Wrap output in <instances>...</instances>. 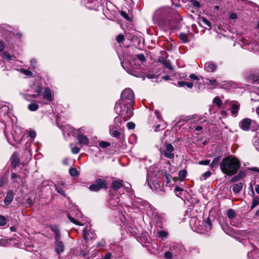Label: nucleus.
<instances>
[{"label": "nucleus", "instance_id": "1", "mask_svg": "<svg viewBox=\"0 0 259 259\" xmlns=\"http://www.w3.org/2000/svg\"><path fill=\"white\" fill-rule=\"evenodd\" d=\"M134 105L123 104L117 102L114 106V110L118 115L122 117L124 121L130 119L134 115Z\"/></svg>", "mask_w": 259, "mask_h": 259}, {"label": "nucleus", "instance_id": "2", "mask_svg": "<svg viewBox=\"0 0 259 259\" xmlns=\"http://www.w3.org/2000/svg\"><path fill=\"white\" fill-rule=\"evenodd\" d=\"M240 167V163H220L222 171L228 176H232L236 174Z\"/></svg>", "mask_w": 259, "mask_h": 259}, {"label": "nucleus", "instance_id": "3", "mask_svg": "<svg viewBox=\"0 0 259 259\" xmlns=\"http://www.w3.org/2000/svg\"><path fill=\"white\" fill-rule=\"evenodd\" d=\"M119 102L123 104L129 105H134L135 104V94L133 90L130 88L124 89L121 94Z\"/></svg>", "mask_w": 259, "mask_h": 259}, {"label": "nucleus", "instance_id": "4", "mask_svg": "<svg viewBox=\"0 0 259 259\" xmlns=\"http://www.w3.org/2000/svg\"><path fill=\"white\" fill-rule=\"evenodd\" d=\"M244 77L248 83H259V71H250L245 74Z\"/></svg>", "mask_w": 259, "mask_h": 259}, {"label": "nucleus", "instance_id": "5", "mask_svg": "<svg viewBox=\"0 0 259 259\" xmlns=\"http://www.w3.org/2000/svg\"><path fill=\"white\" fill-rule=\"evenodd\" d=\"M169 250L172 252L174 257L177 258L182 257L184 252V247L180 244L172 243L169 247Z\"/></svg>", "mask_w": 259, "mask_h": 259}, {"label": "nucleus", "instance_id": "6", "mask_svg": "<svg viewBox=\"0 0 259 259\" xmlns=\"http://www.w3.org/2000/svg\"><path fill=\"white\" fill-rule=\"evenodd\" d=\"M107 188V182L106 180L98 178L95 184H92L89 186V189L92 191H98L101 189Z\"/></svg>", "mask_w": 259, "mask_h": 259}, {"label": "nucleus", "instance_id": "7", "mask_svg": "<svg viewBox=\"0 0 259 259\" xmlns=\"http://www.w3.org/2000/svg\"><path fill=\"white\" fill-rule=\"evenodd\" d=\"M164 148L161 151V153L163 155L168 158H174L175 154L174 151L175 150L174 146L171 144L164 143Z\"/></svg>", "mask_w": 259, "mask_h": 259}, {"label": "nucleus", "instance_id": "8", "mask_svg": "<svg viewBox=\"0 0 259 259\" xmlns=\"http://www.w3.org/2000/svg\"><path fill=\"white\" fill-rule=\"evenodd\" d=\"M31 90H33V92L34 94H26V97H31V98H37L39 95H40L42 93V88L40 84H34L31 87Z\"/></svg>", "mask_w": 259, "mask_h": 259}, {"label": "nucleus", "instance_id": "9", "mask_svg": "<svg viewBox=\"0 0 259 259\" xmlns=\"http://www.w3.org/2000/svg\"><path fill=\"white\" fill-rule=\"evenodd\" d=\"M251 123V120L250 118H245L240 121L239 126L242 130L247 131L249 130Z\"/></svg>", "mask_w": 259, "mask_h": 259}, {"label": "nucleus", "instance_id": "10", "mask_svg": "<svg viewBox=\"0 0 259 259\" xmlns=\"http://www.w3.org/2000/svg\"><path fill=\"white\" fill-rule=\"evenodd\" d=\"M120 128V125H110L109 127L110 134L114 138H120L121 133L118 131Z\"/></svg>", "mask_w": 259, "mask_h": 259}, {"label": "nucleus", "instance_id": "11", "mask_svg": "<svg viewBox=\"0 0 259 259\" xmlns=\"http://www.w3.org/2000/svg\"><path fill=\"white\" fill-rule=\"evenodd\" d=\"M55 250L58 255H60L61 253L64 250V245L62 241L55 242Z\"/></svg>", "mask_w": 259, "mask_h": 259}, {"label": "nucleus", "instance_id": "12", "mask_svg": "<svg viewBox=\"0 0 259 259\" xmlns=\"http://www.w3.org/2000/svg\"><path fill=\"white\" fill-rule=\"evenodd\" d=\"M14 198V192L12 190H9L7 192V195L6 197L4 199V203L5 204L8 206L13 201Z\"/></svg>", "mask_w": 259, "mask_h": 259}, {"label": "nucleus", "instance_id": "13", "mask_svg": "<svg viewBox=\"0 0 259 259\" xmlns=\"http://www.w3.org/2000/svg\"><path fill=\"white\" fill-rule=\"evenodd\" d=\"M42 96L45 99L50 102L52 101L53 100V97L52 95L51 89L49 87H46L45 89V90L42 93Z\"/></svg>", "mask_w": 259, "mask_h": 259}, {"label": "nucleus", "instance_id": "14", "mask_svg": "<svg viewBox=\"0 0 259 259\" xmlns=\"http://www.w3.org/2000/svg\"><path fill=\"white\" fill-rule=\"evenodd\" d=\"M204 67L207 71L211 72H214L217 69L216 65L211 61L205 63Z\"/></svg>", "mask_w": 259, "mask_h": 259}, {"label": "nucleus", "instance_id": "15", "mask_svg": "<svg viewBox=\"0 0 259 259\" xmlns=\"http://www.w3.org/2000/svg\"><path fill=\"white\" fill-rule=\"evenodd\" d=\"M158 62L163 64L168 69L170 70H174L172 66L171 65L170 61L169 60H166L163 57H160L158 59Z\"/></svg>", "mask_w": 259, "mask_h": 259}, {"label": "nucleus", "instance_id": "16", "mask_svg": "<svg viewBox=\"0 0 259 259\" xmlns=\"http://www.w3.org/2000/svg\"><path fill=\"white\" fill-rule=\"evenodd\" d=\"M77 140L80 145H88L90 142L89 138L83 135H79L77 137Z\"/></svg>", "mask_w": 259, "mask_h": 259}, {"label": "nucleus", "instance_id": "17", "mask_svg": "<svg viewBox=\"0 0 259 259\" xmlns=\"http://www.w3.org/2000/svg\"><path fill=\"white\" fill-rule=\"evenodd\" d=\"M123 186V184L121 180H114L112 183V188L114 190H118Z\"/></svg>", "mask_w": 259, "mask_h": 259}, {"label": "nucleus", "instance_id": "18", "mask_svg": "<svg viewBox=\"0 0 259 259\" xmlns=\"http://www.w3.org/2000/svg\"><path fill=\"white\" fill-rule=\"evenodd\" d=\"M240 108V104L237 102L233 104L230 108L231 113L233 115H236L238 114L239 109Z\"/></svg>", "mask_w": 259, "mask_h": 259}, {"label": "nucleus", "instance_id": "19", "mask_svg": "<svg viewBox=\"0 0 259 259\" xmlns=\"http://www.w3.org/2000/svg\"><path fill=\"white\" fill-rule=\"evenodd\" d=\"M243 188V183H239L232 186V190L235 193H239Z\"/></svg>", "mask_w": 259, "mask_h": 259}, {"label": "nucleus", "instance_id": "20", "mask_svg": "<svg viewBox=\"0 0 259 259\" xmlns=\"http://www.w3.org/2000/svg\"><path fill=\"white\" fill-rule=\"evenodd\" d=\"M221 162H240L239 160L235 157L233 155H229L228 156H227L225 158H224Z\"/></svg>", "mask_w": 259, "mask_h": 259}, {"label": "nucleus", "instance_id": "21", "mask_svg": "<svg viewBox=\"0 0 259 259\" xmlns=\"http://www.w3.org/2000/svg\"><path fill=\"white\" fill-rule=\"evenodd\" d=\"M179 37L182 42L184 44L188 43L189 41L188 36L186 33L183 32L180 33Z\"/></svg>", "mask_w": 259, "mask_h": 259}, {"label": "nucleus", "instance_id": "22", "mask_svg": "<svg viewBox=\"0 0 259 259\" xmlns=\"http://www.w3.org/2000/svg\"><path fill=\"white\" fill-rule=\"evenodd\" d=\"M69 174L71 176L75 177L79 175V172L75 167H71L69 169Z\"/></svg>", "mask_w": 259, "mask_h": 259}, {"label": "nucleus", "instance_id": "23", "mask_svg": "<svg viewBox=\"0 0 259 259\" xmlns=\"http://www.w3.org/2000/svg\"><path fill=\"white\" fill-rule=\"evenodd\" d=\"M10 162H20L19 154L15 152L13 153L10 158Z\"/></svg>", "mask_w": 259, "mask_h": 259}, {"label": "nucleus", "instance_id": "24", "mask_svg": "<svg viewBox=\"0 0 259 259\" xmlns=\"http://www.w3.org/2000/svg\"><path fill=\"white\" fill-rule=\"evenodd\" d=\"M39 108V106L36 103H31L28 105V108L31 111H35Z\"/></svg>", "mask_w": 259, "mask_h": 259}, {"label": "nucleus", "instance_id": "25", "mask_svg": "<svg viewBox=\"0 0 259 259\" xmlns=\"http://www.w3.org/2000/svg\"><path fill=\"white\" fill-rule=\"evenodd\" d=\"M227 214L229 219H232L235 217L236 212L233 209H229L227 211Z\"/></svg>", "mask_w": 259, "mask_h": 259}, {"label": "nucleus", "instance_id": "26", "mask_svg": "<svg viewBox=\"0 0 259 259\" xmlns=\"http://www.w3.org/2000/svg\"><path fill=\"white\" fill-rule=\"evenodd\" d=\"M99 146L101 148L104 149L110 146V143L108 142L101 141L99 142Z\"/></svg>", "mask_w": 259, "mask_h": 259}, {"label": "nucleus", "instance_id": "27", "mask_svg": "<svg viewBox=\"0 0 259 259\" xmlns=\"http://www.w3.org/2000/svg\"><path fill=\"white\" fill-rule=\"evenodd\" d=\"M119 13L121 17L124 18L126 20L128 21H132V19L128 15V14L125 12L123 11H120Z\"/></svg>", "mask_w": 259, "mask_h": 259}, {"label": "nucleus", "instance_id": "28", "mask_svg": "<svg viewBox=\"0 0 259 259\" xmlns=\"http://www.w3.org/2000/svg\"><path fill=\"white\" fill-rule=\"evenodd\" d=\"M187 175V171L185 169L181 170L179 172V176L181 181H183Z\"/></svg>", "mask_w": 259, "mask_h": 259}, {"label": "nucleus", "instance_id": "29", "mask_svg": "<svg viewBox=\"0 0 259 259\" xmlns=\"http://www.w3.org/2000/svg\"><path fill=\"white\" fill-rule=\"evenodd\" d=\"M67 217L68 219L72 223L79 225V226H82V224L76 220L75 219H74L72 217H71L70 214H67Z\"/></svg>", "mask_w": 259, "mask_h": 259}, {"label": "nucleus", "instance_id": "30", "mask_svg": "<svg viewBox=\"0 0 259 259\" xmlns=\"http://www.w3.org/2000/svg\"><path fill=\"white\" fill-rule=\"evenodd\" d=\"M213 102L216 104L218 107H221L222 105V101L221 98L218 96L215 97L213 100Z\"/></svg>", "mask_w": 259, "mask_h": 259}, {"label": "nucleus", "instance_id": "31", "mask_svg": "<svg viewBox=\"0 0 259 259\" xmlns=\"http://www.w3.org/2000/svg\"><path fill=\"white\" fill-rule=\"evenodd\" d=\"M122 119H123L122 118V117L121 116L120 117H119V115L115 117L114 119V125H119L118 123H120V124H121L122 122Z\"/></svg>", "mask_w": 259, "mask_h": 259}, {"label": "nucleus", "instance_id": "32", "mask_svg": "<svg viewBox=\"0 0 259 259\" xmlns=\"http://www.w3.org/2000/svg\"><path fill=\"white\" fill-rule=\"evenodd\" d=\"M2 57L3 58H4L8 61H10L12 59L10 54L9 53H8L7 51H4L3 52Z\"/></svg>", "mask_w": 259, "mask_h": 259}, {"label": "nucleus", "instance_id": "33", "mask_svg": "<svg viewBox=\"0 0 259 259\" xmlns=\"http://www.w3.org/2000/svg\"><path fill=\"white\" fill-rule=\"evenodd\" d=\"M164 257L165 259H173V257H174V255L169 250L164 253Z\"/></svg>", "mask_w": 259, "mask_h": 259}, {"label": "nucleus", "instance_id": "34", "mask_svg": "<svg viewBox=\"0 0 259 259\" xmlns=\"http://www.w3.org/2000/svg\"><path fill=\"white\" fill-rule=\"evenodd\" d=\"M211 175V172L210 171H207L205 172H204L203 174L202 175L200 179L201 180H205L207 178L210 177Z\"/></svg>", "mask_w": 259, "mask_h": 259}, {"label": "nucleus", "instance_id": "35", "mask_svg": "<svg viewBox=\"0 0 259 259\" xmlns=\"http://www.w3.org/2000/svg\"><path fill=\"white\" fill-rule=\"evenodd\" d=\"M137 58L139 59V60L141 62H144L146 61V59L144 54H139L136 55Z\"/></svg>", "mask_w": 259, "mask_h": 259}, {"label": "nucleus", "instance_id": "36", "mask_svg": "<svg viewBox=\"0 0 259 259\" xmlns=\"http://www.w3.org/2000/svg\"><path fill=\"white\" fill-rule=\"evenodd\" d=\"M89 231L85 228L82 232V237L84 240H88L89 235Z\"/></svg>", "mask_w": 259, "mask_h": 259}, {"label": "nucleus", "instance_id": "37", "mask_svg": "<svg viewBox=\"0 0 259 259\" xmlns=\"http://www.w3.org/2000/svg\"><path fill=\"white\" fill-rule=\"evenodd\" d=\"M205 226L207 229L210 230L211 227V223L210 221V219L209 218H207V219L204 222Z\"/></svg>", "mask_w": 259, "mask_h": 259}, {"label": "nucleus", "instance_id": "38", "mask_svg": "<svg viewBox=\"0 0 259 259\" xmlns=\"http://www.w3.org/2000/svg\"><path fill=\"white\" fill-rule=\"evenodd\" d=\"M124 40V36L121 34H118L116 37V40L118 43L122 42Z\"/></svg>", "mask_w": 259, "mask_h": 259}, {"label": "nucleus", "instance_id": "39", "mask_svg": "<svg viewBox=\"0 0 259 259\" xmlns=\"http://www.w3.org/2000/svg\"><path fill=\"white\" fill-rule=\"evenodd\" d=\"M7 223V220L5 217L0 215V226H5Z\"/></svg>", "mask_w": 259, "mask_h": 259}, {"label": "nucleus", "instance_id": "40", "mask_svg": "<svg viewBox=\"0 0 259 259\" xmlns=\"http://www.w3.org/2000/svg\"><path fill=\"white\" fill-rule=\"evenodd\" d=\"M189 77L193 80H199L200 78L202 79L203 77L201 76H197L195 74L192 73L189 75Z\"/></svg>", "mask_w": 259, "mask_h": 259}, {"label": "nucleus", "instance_id": "41", "mask_svg": "<svg viewBox=\"0 0 259 259\" xmlns=\"http://www.w3.org/2000/svg\"><path fill=\"white\" fill-rule=\"evenodd\" d=\"M56 190L58 192L59 194H61L63 196H65V192L63 190V189L60 187H58L56 185L55 186Z\"/></svg>", "mask_w": 259, "mask_h": 259}, {"label": "nucleus", "instance_id": "42", "mask_svg": "<svg viewBox=\"0 0 259 259\" xmlns=\"http://www.w3.org/2000/svg\"><path fill=\"white\" fill-rule=\"evenodd\" d=\"M171 176L168 174H165L163 179L166 181V184H169L170 182Z\"/></svg>", "mask_w": 259, "mask_h": 259}, {"label": "nucleus", "instance_id": "43", "mask_svg": "<svg viewBox=\"0 0 259 259\" xmlns=\"http://www.w3.org/2000/svg\"><path fill=\"white\" fill-rule=\"evenodd\" d=\"M21 72L22 73H23L25 75L28 76L32 77L33 75L32 72L31 71L27 70V69H23L21 70Z\"/></svg>", "mask_w": 259, "mask_h": 259}, {"label": "nucleus", "instance_id": "44", "mask_svg": "<svg viewBox=\"0 0 259 259\" xmlns=\"http://www.w3.org/2000/svg\"><path fill=\"white\" fill-rule=\"evenodd\" d=\"M158 234L161 238L166 237L168 235L167 232L164 231H160L158 232Z\"/></svg>", "mask_w": 259, "mask_h": 259}, {"label": "nucleus", "instance_id": "45", "mask_svg": "<svg viewBox=\"0 0 259 259\" xmlns=\"http://www.w3.org/2000/svg\"><path fill=\"white\" fill-rule=\"evenodd\" d=\"M28 134L32 139L35 138L36 135V132L33 130H30Z\"/></svg>", "mask_w": 259, "mask_h": 259}, {"label": "nucleus", "instance_id": "46", "mask_svg": "<svg viewBox=\"0 0 259 259\" xmlns=\"http://www.w3.org/2000/svg\"><path fill=\"white\" fill-rule=\"evenodd\" d=\"M127 127L128 130H134L135 128V124L132 121L127 123Z\"/></svg>", "mask_w": 259, "mask_h": 259}, {"label": "nucleus", "instance_id": "47", "mask_svg": "<svg viewBox=\"0 0 259 259\" xmlns=\"http://www.w3.org/2000/svg\"><path fill=\"white\" fill-rule=\"evenodd\" d=\"M202 22L205 24L206 25L210 27L211 26V23L209 21H208L206 18L203 17L202 18Z\"/></svg>", "mask_w": 259, "mask_h": 259}, {"label": "nucleus", "instance_id": "48", "mask_svg": "<svg viewBox=\"0 0 259 259\" xmlns=\"http://www.w3.org/2000/svg\"><path fill=\"white\" fill-rule=\"evenodd\" d=\"M50 228L51 230L54 232L55 234H58L59 232H60V231L58 228V227L56 226H50Z\"/></svg>", "mask_w": 259, "mask_h": 259}, {"label": "nucleus", "instance_id": "49", "mask_svg": "<svg viewBox=\"0 0 259 259\" xmlns=\"http://www.w3.org/2000/svg\"><path fill=\"white\" fill-rule=\"evenodd\" d=\"M192 5L196 8H200L201 5L199 2L196 0H192Z\"/></svg>", "mask_w": 259, "mask_h": 259}, {"label": "nucleus", "instance_id": "50", "mask_svg": "<svg viewBox=\"0 0 259 259\" xmlns=\"http://www.w3.org/2000/svg\"><path fill=\"white\" fill-rule=\"evenodd\" d=\"M79 151L80 148L76 146L72 147L71 149V151L73 154H77L79 153Z\"/></svg>", "mask_w": 259, "mask_h": 259}, {"label": "nucleus", "instance_id": "51", "mask_svg": "<svg viewBox=\"0 0 259 259\" xmlns=\"http://www.w3.org/2000/svg\"><path fill=\"white\" fill-rule=\"evenodd\" d=\"M241 179L239 177L238 175H236L233 177L230 180V182L232 183L239 181Z\"/></svg>", "mask_w": 259, "mask_h": 259}, {"label": "nucleus", "instance_id": "52", "mask_svg": "<svg viewBox=\"0 0 259 259\" xmlns=\"http://www.w3.org/2000/svg\"><path fill=\"white\" fill-rule=\"evenodd\" d=\"M259 204V200L257 199H254L252 201V206L251 207L253 208L258 205Z\"/></svg>", "mask_w": 259, "mask_h": 259}, {"label": "nucleus", "instance_id": "53", "mask_svg": "<svg viewBox=\"0 0 259 259\" xmlns=\"http://www.w3.org/2000/svg\"><path fill=\"white\" fill-rule=\"evenodd\" d=\"M105 241L104 240H102L101 241L98 242L97 245L98 247H103L105 245Z\"/></svg>", "mask_w": 259, "mask_h": 259}, {"label": "nucleus", "instance_id": "54", "mask_svg": "<svg viewBox=\"0 0 259 259\" xmlns=\"http://www.w3.org/2000/svg\"><path fill=\"white\" fill-rule=\"evenodd\" d=\"M185 85L189 89H192L194 85L193 83L185 81Z\"/></svg>", "mask_w": 259, "mask_h": 259}, {"label": "nucleus", "instance_id": "55", "mask_svg": "<svg viewBox=\"0 0 259 259\" xmlns=\"http://www.w3.org/2000/svg\"><path fill=\"white\" fill-rule=\"evenodd\" d=\"M239 177L242 179V178H243L244 177H245V176H246V174L244 171H240L239 174L237 175Z\"/></svg>", "mask_w": 259, "mask_h": 259}, {"label": "nucleus", "instance_id": "56", "mask_svg": "<svg viewBox=\"0 0 259 259\" xmlns=\"http://www.w3.org/2000/svg\"><path fill=\"white\" fill-rule=\"evenodd\" d=\"M126 63H131V61H128L126 62H124V60L123 62H121V66L124 69H128V67L126 65Z\"/></svg>", "mask_w": 259, "mask_h": 259}, {"label": "nucleus", "instance_id": "57", "mask_svg": "<svg viewBox=\"0 0 259 259\" xmlns=\"http://www.w3.org/2000/svg\"><path fill=\"white\" fill-rule=\"evenodd\" d=\"M209 83L212 85H217V80L215 79H208Z\"/></svg>", "mask_w": 259, "mask_h": 259}, {"label": "nucleus", "instance_id": "58", "mask_svg": "<svg viewBox=\"0 0 259 259\" xmlns=\"http://www.w3.org/2000/svg\"><path fill=\"white\" fill-rule=\"evenodd\" d=\"M222 155L215 157L212 162H220L222 159Z\"/></svg>", "mask_w": 259, "mask_h": 259}, {"label": "nucleus", "instance_id": "59", "mask_svg": "<svg viewBox=\"0 0 259 259\" xmlns=\"http://www.w3.org/2000/svg\"><path fill=\"white\" fill-rule=\"evenodd\" d=\"M146 76L149 79H153L155 78V75L151 73L147 74Z\"/></svg>", "mask_w": 259, "mask_h": 259}, {"label": "nucleus", "instance_id": "60", "mask_svg": "<svg viewBox=\"0 0 259 259\" xmlns=\"http://www.w3.org/2000/svg\"><path fill=\"white\" fill-rule=\"evenodd\" d=\"M60 237H61V235H60V232H59L58 234H56V236L55 237V242L61 241L60 240Z\"/></svg>", "mask_w": 259, "mask_h": 259}, {"label": "nucleus", "instance_id": "61", "mask_svg": "<svg viewBox=\"0 0 259 259\" xmlns=\"http://www.w3.org/2000/svg\"><path fill=\"white\" fill-rule=\"evenodd\" d=\"M178 85L180 87H183L185 86V81H178L177 82Z\"/></svg>", "mask_w": 259, "mask_h": 259}, {"label": "nucleus", "instance_id": "62", "mask_svg": "<svg viewBox=\"0 0 259 259\" xmlns=\"http://www.w3.org/2000/svg\"><path fill=\"white\" fill-rule=\"evenodd\" d=\"M237 17V14L235 13H233L230 14V18L231 19H235Z\"/></svg>", "mask_w": 259, "mask_h": 259}, {"label": "nucleus", "instance_id": "63", "mask_svg": "<svg viewBox=\"0 0 259 259\" xmlns=\"http://www.w3.org/2000/svg\"><path fill=\"white\" fill-rule=\"evenodd\" d=\"M111 257V254L110 253H108L105 255L103 259H110Z\"/></svg>", "mask_w": 259, "mask_h": 259}, {"label": "nucleus", "instance_id": "64", "mask_svg": "<svg viewBox=\"0 0 259 259\" xmlns=\"http://www.w3.org/2000/svg\"><path fill=\"white\" fill-rule=\"evenodd\" d=\"M255 145L256 148L259 151V138L257 139V141L255 142Z\"/></svg>", "mask_w": 259, "mask_h": 259}]
</instances>
